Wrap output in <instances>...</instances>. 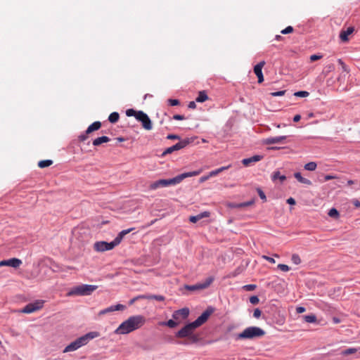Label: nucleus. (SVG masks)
Masks as SVG:
<instances>
[{
    "label": "nucleus",
    "mask_w": 360,
    "mask_h": 360,
    "mask_svg": "<svg viewBox=\"0 0 360 360\" xmlns=\"http://www.w3.org/2000/svg\"><path fill=\"white\" fill-rule=\"evenodd\" d=\"M213 311L212 308H207L195 321L186 325L179 330L176 334V336L180 338L188 337L193 342H195L197 340V337L193 335L194 330L205 323L210 316L213 313Z\"/></svg>",
    "instance_id": "1"
},
{
    "label": "nucleus",
    "mask_w": 360,
    "mask_h": 360,
    "mask_svg": "<svg viewBox=\"0 0 360 360\" xmlns=\"http://www.w3.org/2000/svg\"><path fill=\"white\" fill-rule=\"evenodd\" d=\"M146 323V319L141 315L132 316L123 321L115 330L117 335L129 334L140 328Z\"/></svg>",
    "instance_id": "2"
},
{
    "label": "nucleus",
    "mask_w": 360,
    "mask_h": 360,
    "mask_svg": "<svg viewBox=\"0 0 360 360\" xmlns=\"http://www.w3.org/2000/svg\"><path fill=\"white\" fill-rule=\"evenodd\" d=\"M202 169L183 173L172 179H160L156 181L152 182L149 185V189L151 191L156 190L159 188L167 187L169 186L176 185L181 183L185 178L191 177L199 175L202 172Z\"/></svg>",
    "instance_id": "3"
},
{
    "label": "nucleus",
    "mask_w": 360,
    "mask_h": 360,
    "mask_svg": "<svg viewBox=\"0 0 360 360\" xmlns=\"http://www.w3.org/2000/svg\"><path fill=\"white\" fill-rule=\"evenodd\" d=\"M133 230H134V228H130L128 229L122 230L118 233L117 237L110 243H107L105 241L96 242L94 244V250L96 252H105L107 250H111L121 243L125 235L128 234Z\"/></svg>",
    "instance_id": "4"
},
{
    "label": "nucleus",
    "mask_w": 360,
    "mask_h": 360,
    "mask_svg": "<svg viewBox=\"0 0 360 360\" xmlns=\"http://www.w3.org/2000/svg\"><path fill=\"white\" fill-rule=\"evenodd\" d=\"M99 336V333L94 331L86 333V335L77 338L74 342L68 345L63 350L64 353L75 351L81 347L86 345L90 340Z\"/></svg>",
    "instance_id": "5"
},
{
    "label": "nucleus",
    "mask_w": 360,
    "mask_h": 360,
    "mask_svg": "<svg viewBox=\"0 0 360 360\" xmlns=\"http://www.w3.org/2000/svg\"><path fill=\"white\" fill-rule=\"evenodd\" d=\"M266 332L261 328L257 326H250L238 334L237 339L239 340H251L259 338L264 336Z\"/></svg>",
    "instance_id": "6"
},
{
    "label": "nucleus",
    "mask_w": 360,
    "mask_h": 360,
    "mask_svg": "<svg viewBox=\"0 0 360 360\" xmlns=\"http://www.w3.org/2000/svg\"><path fill=\"white\" fill-rule=\"evenodd\" d=\"M98 288L97 285L82 284L72 288L68 295H89Z\"/></svg>",
    "instance_id": "7"
},
{
    "label": "nucleus",
    "mask_w": 360,
    "mask_h": 360,
    "mask_svg": "<svg viewBox=\"0 0 360 360\" xmlns=\"http://www.w3.org/2000/svg\"><path fill=\"white\" fill-rule=\"evenodd\" d=\"M44 301L37 300L34 302L29 303L21 309L22 313L31 314L41 309L43 307Z\"/></svg>",
    "instance_id": "8"
},
{
    "label": "nucleus",
    "mask_w": 360,
    "mask_h": 360,
    "mask_svg": "<svg viewBox=\"0 0 360 360\" xmlns=\"http://www.w3.org/2000/svg\"><path fill=\"white\" fill-rule=\"evenodd\" d=\"M213 281L214 278L212 277H209L203 283H200L192 285H186L185 288L191 291L203 290L208 288L213 282Z\"/></svg>",
    "instance_id": "9"
},
{
    "label": "nucleus",
    "mask_w": 360,
    "mask_h": 360,
    "mask_svg": "<svg viewBox=\"0 0 360 360\" xmlns=\"http://www.w3.org/2000/svg\"><path fill=\"white\" fill-rule=\"evenodd\" d=\"M101 127V123L99 121L94 122L91 125H89L87 129L85 131V134H81L79 136V140L80 141H84L87 139L88 135L94 131L98 130Z\"/></svg>",
    "instance_id": "10"
},
{
    "label": "nucleus",
    "mask_w": 360,
    "mask_h": 360,
    "mask_svg": "<svg viewBox=\"0 0 360 360\" xmlns=\"http://www.w3.org/2000/svg\"><path fill=\"white\" fill-rule=\"evenodd\" d=\"M137 120L142 123V127L146 130H151L153 128L152 122L149 117L144 112L138 115Z\"/></svg>",
    "instance_id": "11"
},
{
    "label": "nucleus",
    "mask_w": 360,
    "mask_h": 360,
    "mask_svg": "<svg viewBox=\"0 0 360 360\" xmlns=\"http://www.w3.org/2000/svg\"><path fill=\"white\" fill-rule=\"evenodd\" d=\"M188 143H189L188 140H186V139L182 140V141H179V143H176L175 145L167 148L162 153V155L165 156L167 154H170V153H173L174 151L181 150V149L185 148Z\"/></svg>",
    "instance_id": "12"
},
{
    "label": "nucleus",
    "mask_w": 360,
    "mask_h": 360,
    "mask_svg": "<svg viewBox=\"0 0 360 360\" xmlns=\"http://www.w3.org/2000/svg\"><path fill=\"white\" fill-rule=\"evenodd\" d=\"M22 264V261L18 258H11L6 260H2L0 262V267L8 266L13 268H18Z\"/></svg>",
    "instance_id": "13"
},
{
    "label": "nucleus",
    "mask_w": 360,
    "mask_h": 360,
    "mask_svg": "<svg viewBox=\"0 0 360 360\" xmlns=\"http://www.w3.org/2000/svg\"><path fill=\"white\" fill-rule=\"evenodd\" d=\"M354 32V27L351 26L347 27L346 30H342L340 32V39L342 42L346 43L349 40V36L352 35Z\"/></svg>",
    "instance_id": "14"
},
{
    "label": "nucleus",
    "mask_w": 360,
    "mask_h": 360,
    "mask_svg": "<svg viewBox=\"0 0 360 360\" xmlns=\"http://www.w3.org/2000/svg\"><path fill=\"white\" fill-rule=\"evenodd\" d=\"M265 65V61L262 60L259 62L258 64H257L254 67V72L257 75L258 78V83H262L264 81V76L262 74V68Z\"/></svg>",
    "instance_id": "15"
},
{
    "label": "nucleus",
    "mask_w": 360,
    "mask_h": 360,
    "mask_svg": "<svg viewBox=\"0 0 360 360\" xmlns=\"http://www.w3.org/2000/svg\"><path fill=\"white\" fill-rule=\"evenodd\" d=\"M287 136H280L275 137H269L263 141L264 144L270 145V144H276V143H283L284 141L286 139Z\"/></svg>",
    "instance_id": "16"
},
{
    "label": "nucleus",
    "mask_w": 360,
    "mask_h": 360,
    "mask_svg": "<svg viewBox=\"0 0 360 360\" xmlns=\"http://www.w3.org/2000/svg\"><path fill=\"white\" fill-rule=\"evenodd\" d=\"M189 314V309L188 308H183L179 310L175 311L172 315V317L175 320H179L186 319Z\"/></svg>",
    "instance_id": "17"
},
{
    "label": "nucleus",
    "mask_w": 360,
    "mask_h": 360,
    "mask_svg": "<svg viewBox=\"0 0 360 360\" xmlns=\"http://www.w3.org/2000/svg\"><path fill=\"white\" fill-rule=\"evenodd\" d=\"M264 156L260 155H255L248 158H245L242 160L244 166L248 167L250 165L259 162L263 159Z\"/></svg>",
    "instance_id": "18"
},
{
    "label": "nucleus",
    "mask_w": 360,
    "mask_h": 360,
    "mask_svg": "<svg viewBox=\"0 0 360 360\" xmlns=\"http://www.w3.org/2000/svg\"><path fill=\"white\" fill-rule=\"evenodd\" d=\"M210 215V213L209 212H203L202 213H200L199 214H197L195 216H191L189 217V221L192 223H196L197 221H198L199 220L203 219V218H205V217H209Z\"/></svg>",
    "instance_id": "19"
},
{
    "label": "nucleus",
    "mask_w": 360,
    "mask_h": 360,
    "mask_svg": "<svg viewBox=\"0 0 360 360\" xmlns=\"http://www.w3.org/2000/svg\"><path fill=\"white\" fill-rule=\"evenodd\" d=\"M108 141H110L109 137L103 136L98 137L96 139H94L93 141V145L95 146H98L103 143H108Z\"/></svg>",
    "instance_id": "20"
},
{
    "label": "nucleus",
    "mask_w": 360,
    "mask_h": 360,
    "mask_svg": "<svg viewBox=\"0 0 360 360\" xmlns=\"http://www.w3.org/2000/svg\"><path fill=\"white\" fill-rule=\"evenodd\" d=\"M295 178L300 183L306 185H311V181L306 178L302 176L300 172H295L294 174Z\"/></svg>",
    "instance_id": "21"
},
{
    "label": "nucleus",
    "mask_w": 360,
    "mask_h": 360,
    "mask_svg": "<svg viewBox=\"0 0 360 360\" xmlns=\"http://www.w3.org/2000/svg\"><path fill=\"white\" fill-rule=\"evenodd\" d=\"M208 100V96L205 92V91H201L198 93V95L197 98H195V101L198 103H203Z\"/></svg>",
    "instance_id": "22"
},
{
    "label": "nucleus",
    "mask_w": 360,
    "mask_h": 360,
    "mask_svg": "<svg viewBox=\"0 0 360 360\" xmlns=\"http://www.w3.org/2000/svg\"><path fill=\"white\" fill-rule=\"evenodd\" d=\"M119 113L117 112H113L109 115L108 120L111 123H116L119 120Z\"/></svg>",
    "instance_id": "23"
},
{
    "label": "nucleus",
    "mask_w": 360,
    "mask_h": 360,
    "mask_svg": "<svg viewBox=\"0 0 360 360\" xmlns=\"http://www.w3.org/2000/svg\"><path fill=\"white\" fill-rule=\"evenodd\" d=\"M53 164V161L51 160H41L38 162V167L40 168H45L51 166Z\"/></svg>",
    "instance_id": "24"
},
{
    "label": "nucleus",
    "mask_w": 360,
    "mask_h": 360,
    "mask_svg": "<svg viewBox=\"0 0 360 360\" xmlns=\"http://www.w3.org/2000/svg\"><path fill=\"white\" fill-rule=\"evenodd\" d=\"M229 167V166L220 167L219 169H217L215 170H213V171L210 172L208 174H209V176L211 178V177H212L214 176L217 175L218 174H219L220 172H223L224 170L227 169Z\"/></svg>",
    "instance_id": "25"
},
{
    "label": "nucleus",
    "mask_w": 360,
    "mask_h": 360,
    "mask_svg": "<svg viewBox=\"0 0 360 360\" xmlns=\"http://www.w3.org/2000/svg\"><path fill=\"white\" fill-rule=\"evenodd\" d=\"M303 319L307 323H314L316 321V316L314 314L306 315L303 316Z\"/></svg>",
    "instance_id": "26"
},
{
    "label": "nucleus",
    "mask_w": 360,
    "mask_h": 360,
    "mask_svg": "<svg viewBox=\"0 0 360 360\" xmlns=\"http://www.w3.org/2000/svg\"><path fill=\"white\" fill-rule=\"evenodd\" d=\"M277 179H279L281 181H283L286 179V177L284 175H281L280 172L276 171L273 173L272 179L275 181Z\"/></svg>",
    "instance_id": "27"
},
{
    "label": "nucleus",
    "mask_w": 360,
    "mask_h": 360,
    "mask_svg": "<svg viewBox=\"0 0 360 360\" xmlns=\"http://www.w3.org/2000/svg\"><path fill=\"white\" fill-rule=\"evenodd\" d=\"M142 111H136V110H134V109H128L127 111H126V115L128 116V117H131V116H134L135 117V118L137 120V117H138V115L139 113H141Z\"/></svg>",
    "instance_id": "28"
},
{
    "label": "nucleus",
    "mask_w": 360,
    "mask_h": 360,
    "mask_svg": "<svg viewBox=\"0 0 360 360\" xmlns=\"http://www.w3.org/2000/svg\"><path fill=\"white\" fill-rule=\"evenodd\" d=\"M253 203H254V201L250 200V201L243 202V203L234 204L233 205H232V207L241 208V207H245L252 205Z\"/></svg>",
    "instance_id": "29"
},
{
    "label": "nucleus",
    "mask_w": 360,
    "mask_h": 360,
    "mask_svg": "<svg viewBox=\"0 0 360 360\" xmlns=\"http://www.w3.org/2000/svg\"><path fill=\"white\" fill-rule=\"evenodd\" d=\"M316 163L314 162H310L304 165V169L308 171H314L316 168Z\"/></svg>",
    "instance_id": "30"
},
{
    "label": "nucleus",
    "mask_w": 360,
    "mask_h": 360,
    "mask_svg": "<svg viewBox=\"0 0 360 360\" xmlns=\"http://www.w3.org/2000/svg\"><path fill=\"white\" fill-rule=\"evenodd\" d=\"M291 261L293 264L298 265L302 262L300 257L297 254H293L291 257Z\"/></svg>",
    "instance_id": "31"
},
{
    "label": "nucleus",
    "mask_w": 360,
    "mask_h": 360,
    "mask_svg": "<svg viewBox=\"0 0 360 360\" xmlns=\"http://www.w3.org/2000/svg\"><path fill=\"white\" fill-rule=\"evenodd\" d=\"M328 215L333 218H338L339 212L335 208H331L328 212Z\"/></svg>",
    "instance_id": "32"
},
{
    "label": "nucleus",
    "mask_w": 360,
    "mask_h": 360,
    "mask_svg": "<svg viewBox=\"0 0 360 360\" xmlns=\"http://www.w3.org/2000/svg\"><path fill=\"white\" fill-rule=\"evenodd\" d=\"M162 324L167 326L168 327H169L171 328H175L177 326L178 323L175 321H174L172 319H170V320H169L168 321H167L165 323H162Z\"/></svg>",
    "instance_id": "33"
},
{
    "label": "nucleus",
    "mask_w": 360,
    "mask_h": 360,
    "mask_svg": "<svg viewBox=\"0 0 360 360\" xmlns=\"http://www.w3.org/2000/svg\"><path fill=\"white\" fill-rule=\"evenodd\" d=\"M146 299L155 300H158V301H164L165 300V297L162 296V295H153L146 296Z\"/></svg>",
    "instance_id": "34"
},
{
    "label": "nucleus",
    "mask_w": 360,
    "mask_h": 360,
    "mask_svg": "<svg viewBox=\"0 0 360 360\" xmlns=\"http://www.w3.org/2000/svg\"><path fill=\"white\" fill-rule=\"evenodd\" d=\"M309 95V93L306 91H297L294 94V96H295L297 97H302V98L307 97Z\"/></svg>",
    "instance_id": "35"
},
{
    "label": "nucleus",
    "mask_w": 360,
    "mask_h": 360,
    "mask_svg": "<svg viewBox=\"0 0 360 360\" xmlns=\"http://www.w3.org/2000/svg\"><path fill=\"white\" fill-rule=\"evenodd\" d=\"M356 351H357V349H355V348H349V349H347L344 350L342 352V354L343 355L346 356V355H349V354H354V353L356 352Z\"/></svg>",
    "instance_id": "36"
},
{
    "label": "nucleus",
    "mask_w": 360,
    "mask_h": 360,
    "mask_svg": "<svg viewBox=\"0 0 360 360\" xmlns=\"http://www.w3.org/2000/svg\"><path fill=\"white\" fill-rule=\"evenodd\" d=\"M277 267L281 271H285V272H287V271H290V266H288L286 264H279Z\"/></svg>",
    "instance_id": "37"
},
{
    "label": "nucleus",
    "mask_w": 360,
    "mask_h": 360,
    "mask_svg": "<svg viewBox=\"0 0 360 360\" xmlns=\"http://www.w3.org/2000/svg\"><path fill=\"white\" fill-rule=\"evenodd\" d=\"M243 288V289H245L247 291H252V290H255V288H257V285H254V284H248V285H244Z\"/></svg>",
    "instance_id": "38"
},
{
    "label": "nucleus",
    "mask_w": 360,
    "mask_h": 360,
    "mask_svg": "<svg viewBox=\"0 0 360 360\" xmlns=\"http://www.w3.org/2000/svg\"><path fill=\"white\" fill-rule=\"evenodd\" d=\"M114 311L113 306H110L99 312V315H103L109 312Z\"/></svg>",
    "instance_id": "39"
},
{
    "label": "nucleus",
    "mask_w": 360,
    "mask_h": 360,
    "mask_svg": "<svg viewBox=\"0 0 360 360\" xmlns=\"http://www.w3.org/2000/svg\"><path fill=\"white\" fill-rule=\"evenodd\" d=\"M326 74L328 75L330 72H332L335 70V66L333 64H328L326 66Z\"/></svg>",
    "instance_id": "40"
},
{
    "label": "nucleus",
    "mask_w": 360,
    "mask_h": 360,
    "mask_svg": "<svg viewBox=\"0 0 360 360\" xmlns=\"http://www.w3.org/2000/svg\"><path fill=\"white\" fill-rule=\"evenodd\" d=\"M250 302L252 304H257L259 302V300L257 296L254 295L250 297Z\"/></svg>",
    "instance_id": "41"
},
{
    "label": "nucleus",
    "mask_w": 360,
    "mask_h": 360,
    "mask_svg": "<svg viewBox=\"0 0 360 360\" xmlns=\"http://www.w3.org/2000/svg\"><path fill=\"white\" fill-rule=\"evenodd\" d=\"M293 32V27L292 26H288L286 28L281 31L283 34H287Z\"/></svg>",
    "instance_id": "42"
},
{
    "label": "nucleus",
    "mask_w": 360,
    "mask_h": 360,
    "mask_svg": "<svg viewBox=\"0 0 360 360\" xmlns=\"http://www.w3.org/2000/svg\"><path fill=\"white\" fill-rule=\"evenodd\" d=\"M125 308H126V307L121 304H117L113 306L114 311H120V310L122 311V310L125 309Z\"/></svg>",
    "instance_id": "43"
},
{
    "label": "nucleus",
    "mask_w": 360,
    "mask_h": 360,
    "mask_svg": "<svg viewBox=\"0 0 360 360\" xmlns=\"http://www.w3.org/2000/svg\"><path fill=\"white\" fill-rule=\"evenodd\" d=\"M285 94V91L283 90V91H275V92H272L271 93V95L274 97H276V96H283L284 94Z\"/></svg>",
    "instance_id": "44"
},
{
    "label": "nucleus",
    "mask_w": 360,
    "mask_h": 360,
    "mask_svg": "<svg viewBox=\"0 0 360 360\" xmlns=\"http://www.w3.org/2000/svg\"><path fill=\"white\" fill-rule=\"evenodd\" d=\"M168 103L172 106H175V105H179V101L177 100V99H172V98H170V99L168 100Z\"/></svg>",
    "instance_id": "45"
},
{
    "label": "nucleus",
    "mask_w": 360,
    "mask_h": 360,
    "mask_svg": "<svg viewBox=\"0 0 360 360\" xmlns=\"http://www.w3.org/2000/svg\"><path fill=\"white\" fill-rule=\"evenodd\" d=\"M322 57H323L322 55H316V54L311 55L310 56V60L311 62H314V61H316L317 60H319V59L322 58Z\"/></svg>",
    "instance_id": "46"
},
{
    "label": "nucleus",
    "mask_w": 360,
    "mask_h": 360,
    "mask_svg": "<svg viewBox=\"0 0 360 360\" xmlns=\"http://www.w3.org/2000/svg\"><path fill=\"white\" fill-rule=\"evenodd\" d=\"M262 314V311L259 309H255L253 312V316L256 319H258L260 317Z\"/></svg>",
    "instance_id": "47"
},
{
    "label": "nucleus",
    "mask_w": 360,
    "mask_h": 360,
    "mask_svg": "<svg viewBox=\"0 0 360 360\" xmlns=\"http://www.w3.org/2000/svg\"><path fill=\"white\" fill-rule=\"evenodd\" d=\"M257 193L259 194V196L261 198V199H262L263 200L265 201L266 195H265L264 193L260 188L257 189Z\"/></svg>",
    "instance_id": "48"
},
{
    "label": "nucleus",
    "mask_w": 360,
    "mask_h": 360,
    "mask_svg": "<svg viewBox=\"0 0 360 360\" xmlns=\"http://www.w3.org/2000/svg\"><path fill=\"white\" fill-rule=\"evenodd\" d=\"M262 257H263V259H264L265 260L269 262L271 264H274L276 262V261H275V259L274 258L270 257L269 256L263 255Z\"/></svg>",
    "instance_id": "49"
},
{
    "label": "nucleus",
    "mask_w": 360,
    "mask_h": 360,
    "mask_svg": "<svg viewBox=\"0 0 360 360\" xmlns=\"http://www.w3.org/2000/svg\"><path fill=\"white\" fill-rule=\"evenodd\" d=\"M210 178V176H209V174L207 175H205V176H202L199 179V181L200 183H202V182H205L207 180H208Z\"/></svg>",
    "instance_id": "50"
},
{
    "label": "nucleus",
    "mask_w": 360,
    "mask_h": 360,
    "mask_svg": "<svg viewBox=\"0 0 360 360\" xmlns=\"http://www.w3.org/2000/svg\"><path fill=\"white\" fill-rule=\"evenodd\" d=\"M173 119L176 120H183L185 119L184 115H174L173 116Z\"/></svg>",
    "instance_id": "51"
},
{
    "label": "nucleus",
    "mask_w": 360,
    "mask_h": 360,
    "mask_svg": "<svg viewBox=\"0 0 360 360\" xmlns=\"http://www.w3.org/2000/svg\"><path fill=\"white\" fill-rule=\"evenodd\" d=\"M167 139H180V137L176 134H169L167 136Z\"/></svg>",
    "instance_id": "52"
},
{
    "label": "nucleus",
    "mask_w": 360,
    "mask_h": 360,
    "mask_svg": "<svg viewBox=\"0 0 360 360\" xmlns=\"http://www.w3.org/2000/svg\"><path fill=\"white\" fill-rule=\"evenodd\" d=\"M305 308L303 307H298L296 308V311L297 314H302L305 311Z\"/></svg>",
    "instance_id": "53"
},
{
    "label": "nucleus",
    "mask_w": 360,
    "mask_h": 360,
    "mask_svg": "<svg viewBox=\"0 0 360 360\" xmlns=\"http://www.w3.org/2000/svg\"><path fill=\"white\" fill-rule=\"evenodd\" d=\"M139 298H146V295H141V296L136 297L133 298V299L130 301L129 304H133L136 300H139Z\"/></svg>",
    "instance_id": "54"
},
{
    "label": "nucleus",
    "mask_w": 360,
    "mask_h": 360,
    "mask_svg": "<svg viewBox=\"0 0 360 360\" xmlns=\"http://www.w3.org/2000/svg\"><path fill=\"white\" fill-rule=\"evenodd\" d=\"M188 107L191 109H195L196 108V104L194 101H191L188 103Z\"/></svg>",
    "instance_id": "55"
},
{
    "label": "nucleus",
    "mask_w": 360,
    "mask_h": 360,
    "mask_svg": "<svg viewBox=\"0 0 360 360\" xmlns=\"http://www.w3.org/2000/svg\"><path fill=\"white\" fill-rule=\"evenodd\" d=\"M287 202L290 205H295V200L292 198H289L287 200Z\"/></svg>",
    "instance_id": "56"
},
{
    "label": "nucleus",
    "mask_w": 360,
    "mask_h": 360,
    "mask_svg": "<svg viewBox=\"0 0 360 360\" xmlns=\"http://www.w3.org/2000/svg\"><path fill=\"white\" fill-rule=\"evenodd\" d=\"M335 177L334 176H332V175H326L324 176V180L325 181H328V180H331V179H335Z\"/></svg>",
    "instance_id": "57"
},
{
    "label": "nucleus",
    "mask_w": 360,
    "mask_h": 360,
    "mask_svg": "<svg viewBox=\"0 0 360 360\" xmlns=\"http://www.w3.org/2000/svg\"><path fill=\"white\" fill-rule=\"evenodd\" d=\"M300 119H301V116L300 115H296L293 117V121L295 122H299L300 120Z\"/></svg>",
    "instance_id": "58"
},
{
    "label": "nucleus",
    "mask_w": 360,
    "mask_h": 360,
    "mask_svg": "<svg viewBox=\"0 0 360 360\" xmlns=\"http://www.w3.org/2000/svg\"><path fill=\"white\" fill-rule=\"evenodd\" d=\"M353 205L356 207H360V202L358 200H354L353 201Z\"/></svg>",
    "instance_id": "59"
},
{
    "label": "nucleus",
    "mask_w": 360,
    "mask_h": 360,
    "mask_svg": "<svg viewBox=\"0 0 360 360\" xmlns=\"http://www.w3.org/2000/svg\"><path fill=\"white\" fill-rule=\"evenodd\" d=\"M333 321L334 323L337 324V323H340V319L339 318H338V317H333Z\"/></svg>",
    "instance_id": "60"
},
{
    "label": "nucleus",
    "mask_w": 360,
    "mask_h": 360,
    "mask_svg": "<svg viewBox=\"0 0 360 360\" xmlns=\"http://www.w3.org/2000/svg\"><path fill=\"white\" fill-rule=\"evenodd\" d=\"M342 70L346 72H349V69L348 68V67L346 65H343V67H342Z\"/></svg>",
    "instance_id": "61"
},
{
    "label": "nucleus",
    "mask_w": 360,
    "mask_h": 360,
    "mask_svg": "<svg viewBox=\"0 0 360 360\" xmlns=\"http://www.w3.org/2000/svg\"><path fill=\"white\" fill-rule=\"evenodd\" d=\"M338 63L342 66L343 67V65H345V63L342 61V59H338Z\"/></svg>",
    "instance_id": "62"
},
{
    "label": "nucleus",
    "mask_w": 360,
    "mask_h": 360,
    "mask_svg": "<svg viewBox=\"0 0 360 360\" xmlns=\"http://www.w3.org/2000/svg\"><path fill=\"white\" fill-rule=\"evenodd\" d=\"M338 63L342 66L343 67V65H345V63L342 61V59H338Z\"/></svg>",
    "instance_id": "63"
},
{
    "label": "nucleus",
    "mask_w": 360,
    "mask_h": 360,
    "mask_svg": "<svg viewBox=\"0 0 360 360\" xmlns=\"http://www.w3.org/2000/svg\"><path fill=\"white\" fill-rule=\"evenodd\" d=\"M281 39V37L280 35H276V40H280Z\"/></svg>",
    "instance_id": "64"
}]
</instances>
